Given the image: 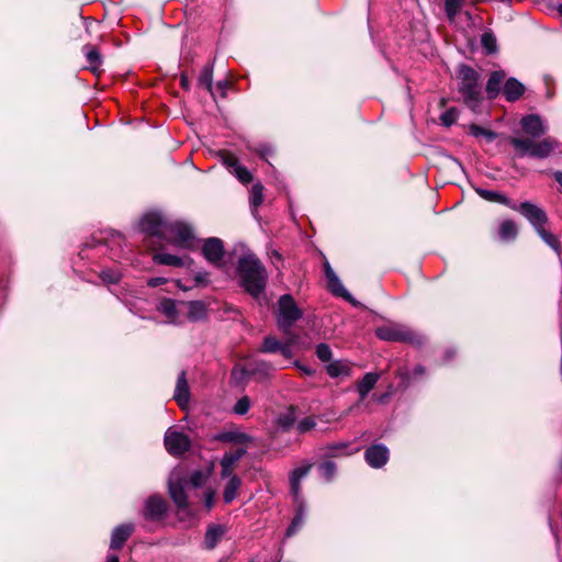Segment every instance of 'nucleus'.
<instances>
[{
	"mask_svg": "<svg viewBox=\"0 0 562 562\" xmlns=\"http://www.w3.org/2000/svg\"><path fill=\"white\" fill-rule=\"evenodd\" d=\"M236 272L241 288L252 297L258 299L265 292L268 273L254 254H245L238 259Z\"/></svg>",
	"mask_w": 562,
	"mask_h": 562,
	"instance_id": "obj_1",
	"label": "nucleus"
},
{
	"mask_svg": "<svg viewBox=\"0 0 562 562\" xmlns=\"http://www.w3.org/2000/svg\"><path fill=\"white\" fill-rule=\"evenodd\" d=\"M457 86L462 102L471 111L479 112L484 101L480 72L469 65H460L457 71Z\"/></svg>",
	"mask_w": 562,
	"mask_h": 562,
	"instance_id": "obj_2",
	"label": "nucleus"
},
{
	"mask_svg": "<svg viewBox=\"0 0 562 562\" xmlns=\"http://www.w3.org/2000/svg\"><path fill=\"white\" fill-rule=\"evenodd\" d=\"M510 144L516 149L518 156H530L540 159L550 156L558 146V143L552 138H544L541 142H535L530 138L512 137Z\"/></svg>",
	"mask_w": 562,
	"mask_h": 562,
	"instance_id": "obj_3",
	"label": "nucleus"
},
{
	"mask_svg": "<svg viewBox=\"0 0 562 562\" xmlns=\"http://www.w3.org/2000/svg\"><path fill=\"white\" fill-rule=\"evenodd\" d=\"M375 335L379 339L384 341H401L414 346H422L425 340L420 334L413 331L405 325L396 323H390L378 327L375 329Z\"/></svg>",
	"mask_w": 562,
	"mask_h": 562,
	"instance_id": "obj_4",
	"label": "nucleus"
},
{
	"mask_svg": "<svg viewBox=\"0 0 562 562\" xmlns=\"http://www.w3.org/2000/svg\"><path fill=\"white\" fill-rule=\"evenodd\" d=\"M303 312L293 296L284 294L278 301L277 325L280 331L289 334L296 321L302 318Z\"/></svg>",
	"mask_w": 562,
	"mask_h": 562,
	"instance_id": "obj_5",
	"label": "nucleus"
},
{
	"mask_svg": "<svg viewBox=\"0 0 562 562\" xmlns=\"http://www.w3.org/2000/svg\"><path fill=\"white\" fill-rule=\"evenodd\" d=\"M164 240L173 244L180 248H193L194 234L192 228L182 222H168L165 228Z\"/></svg>",
	"mask_w": 562,
	"mask_h": 562,
	"instance_id": "obj_6",
	"label": "nucleus"
},
{
	"mask_svg": "<svg viewBox=\"0 0 562 562\" xmlns=\"http://www.w3.org/2000/svg\"><path fill=\"white\" fill-rule=\"evenodd\" d=\"M510 209L519 212L537 231L548 222L547 213L543 209L529 201L516 203L513 201Z\"/></svg>",
	"mask_w": 562,
	"mask_h": 562,
	"instance_id": "obj_7",
	"label": "nucleus"
},
{
	"mask_svg": "<svg viewBox=\"0 0 562 562\" xmlns=\"http://www.w3.org/2000/svg\"><path fill=\"white\" fill-rule=\"evenodd\" d=\"M168 513V504L162 496L151 495L145 499L142 516L148 521H160Z\"/></svg>",
	"mask_w": 562,
	"mask_h": 562,
	"instance_id": "obj_8",
	"label": "nucleus"
},
{
	"mask_svg": "<svg viewBox=\"0 0 562 562\" xmlns=\"http://www.w3.org/2000/svg\"><path fill=\"white\" fill-rule=\"evenodd\" d=\"M168 221L157 212L147 213L139 222L140 231L149 236L164 239Z\"/></svg>",
	"mask_w": 562,
	"mask_h": 562,
	"instance_id": "obj_9",
	"label": "nucleus"
},
{
	"mask_svg": "<svg viewBox=\"0 0 562 562\" xmlns=\"http://www.w3.org/2000/svg\"><path fill=\"white\" fill-rule=\"evenodd\" d=\"M204 258L214 267H223V257L225 254L224 244L217 237L206 238L202 246Z\"/></svg>",
	"mask_w": 562,
	"mask_h": 562,
	"instance_id": "obj_10",
	"label": "nucleus"
},
{
	"mask_svg": "<svg viewBox=\"0 0 562 562\" xmlns=\"http://www.w3.org/2000/svg\"><path fill=\"white\" fill-rule=\"evenodd\" d=\"M165 446L172 456L183 454L190 448V439L180 431L167 430L165 435Z\"/></svg>",
	"mask_w": 562,
	"mask_h": 562,
	"instance_id": "obj_11",
	"label": "nucleus"
},
{
	"mask_svg": "<svg viewBox=\"0 0 562 562\" xmlns=\"http://www.w3.org/2000/svg\"><path fill=\"white\" fill-rule=\"evenodd\" d=\"M324 273L327 281V286L330 290V292L334 295L342 297L346 301L356 305V301L353 300L351 294L345 289V286L340 282L339 278L337 277L328 261H325L324 263Z\"/></svg>",
	"mask_w": 562,
	"mask_h": 562,
	"instance_id": "obj_12",
	"label": "nucleus"
},
{
	"mask_svg": "<svg viewBox=\"0 0 562 562\" xmlns=\"http://www.w3.org/2000/svg\"><path fill=\"white\" fill-rule=\"evenodd\" d=\"M350 446L351 443L349 441L327 443L319 448V452L322 458L333 459L348 457L359 451L358 448L351 449Z\"/></svg>",
	"mask_w": 562,
	"mask_h": 562,
	"instance_id": "obj_13",
	"label": "nucleus"
},
{
	"mask_svg": "<svg viewBox=\"0 0 562 562\" xmlns=\"http://www.w3.org/2000/svg\"><path fill=\"white\" fill-rule=\"evenodd\" d=\"M313 467L311 462H304L302 465L295 468L290 473V487L291 494L293 496V502L299 503L300 499H303L301 495V481L308 474Z\"/></svg>",
	"mask_w": 562,
	"mask_h": 562,
	"instance_id": "obj_14",
	"label": "nucleus"
},
{
	"mask_svg": "<svg viewBox=\"0 0 562 562\" xmlns=\"http://www.w3.org/2000/svg\"><path fill=\"white\" fill-rule=\"evenodd\" d=\"M389 449L382 445H373L364 452L367 463L374 469H380L389 461Z\"/></svg>",
	"mask_w": 562,
	"mask_h": 562,
	"instance_id": "obj_15",
	"label": "nucleus"
},
{
	"mask_svg": "<svg viewBox=\"0 0 562 562\" xmlns=\"http://www.w3.org/2000/svg\"><path fill=\"white\" fill-rule=\"evenodd\" d=\"M169 495L179 510H184L189 507L188 496L184 483L181 480H169L168 484Z\"/></svg>",
	"mask_w": 562,
	"mask_h": 562,
	"instance_id": "obj_16",
	"label": "nucleus"
},
{
	"mask_svg": "<svg viewBox=\"0 0 562 562\" xmlns=\"http://www.w3.org/2000/svg\"><path fill=\"white\" fill-rule=\"evenodd\" d=\"M135 526L132 522L122 524L116 526L111 535L110 548L112 550H120L123 548L125 541L132 536Z\"/></svg>",
	"mask_w": 562,
	"mask_h": 562,
	"instance_id": "obj_17",
	"label": "nucleus"
},
{
	"mask_svg": "<svg viewBox=\"0 0 562 562\" xmlns=\"http://www.w3.org/2000/svg\"><path fill=\"white\" fill-rule=\"evenodd\" d=\"M520 124L524 132L531 137H540L546 133V126L539 115H526L521 119Z\"/></svg>",
	"mask_w": 562,
	"mask_h": 562,
	"instance_id": "obj_18",
	"label": "nucleus"
},
{
	"mask_svg": "<svg viewBox=\"0 0 562 562\" xmlns=\"http://www.w3.org/2000/svg\"><path fill=\"white\" fill-rule=\"evenodd\" d=\"M173 398L181 408H184L189 403L190 390L184 371H181L178 375Z\"/></svg>",
	"mask_w": 562,
	"mask_h": 562,
	"instance_id": "obj_19",
	"label": "nucleus"
},
{
	"mask_svg": "<svg viewBox=\"0 0 562 562\" xmlns=\"http://www.w3.org/2000/svg\"><path fill=\"white\" fill-rule=\"evenodd\" d=\"M83 53L86 56V60L88 63V68L95 75H99L101 71L102 65V56L99 49L91 44H87L83 46Z\"/></svg>",
	"mask_w": 562,
	"mask_h": 562,
	"instance_id": "obj_20",
	"label": "nucleus"
},
{
	"mask_svg": "<svg viewBox=\"0 0 562 562\" xmlns=\"http://www.w3.org/2000/svg\"><path fill=\"white\" fill-rule=\"evenodd\" d=\"M505 76L506 75L504 70H495L490 75L485 86V91L488 99L493 100L499 94Z\"/></svg>",
	"mask_w": 562,
	"mask_h": 562,
	"instance_id": "obj_21",
	"label": "nucleus"
},
{
	"mask_svg": "<svg viewBox=\"0 0 562 562\" xmlns=\"http://www.w3.org/2000/svg\"><path fill=\"white\" fill-rule=\"evenodd\" d=\"M525 92V86L516 78H509L505 81L503 93L508 102L517 101Z\"/></svg>",
	"mask_w": 562,
	"mask_h": 562,
	"instance_id": "obj_22",
	"label": "nucleus"
},
{
	"mask_svg": "<svg viewBox=\"0 0 562 562\" xmlns=\"http://www.w3.org/2000/svg\"><path fill=\"white\" fill-rule=\"evenodd\" d=\"M226 532V528L223 525H210L206 529L204 537L205 548L209 550L214 549L220 540Z\"/></svg>",
	"mask_w": 562,
	"mask_h": 562,
	"instance_id": "obj_23",
	"label": "nucleus"
},
{
	"mask_svg": "<svg viewBox=\"0 0 562 562\" xmlns=\"http://www.w3.org/2000/svg\"><path fill=\"white\" fill-rule=\"evenodd\" d=\"M157 310L168 318L169 323L180 324L179 311H178L177 302L175 300H172V299L161 300Z\"/></svg>",
	"mask_w": 562,
	"mask_h": 562,
	"instance_id": "obj_24",
	"label": "nucleus"
},
{
	"mask_svg": "<svg viewBox=\"0 0 562 562\" xmlns=\"http://www.w3.org/2000/svg\"><path fill=\"white\" fill-rule=\"evenodd\" d=\"M380 379V374L376 372H368L358 382L357 391L359 393L360 400L363 401L370 391L375 386Z\"/></svg>",
	"mask_w": 562,
	"mask_h": 562,
	"instance_id": "obj_25",
	"label": "nucleus"
},
{
	"mask_svg": "<svg viewBox=\"0 0 562 562\" xmlns=\"http://www.w3.org/2000/svg\"><path fill=\"white\" fill-rule=\"evenodd\" d=\"M296 506L295 515L286 529L285 536L292 537L303 526L305 519L304 501L300 499L299 503H294Z\"/></svg>",
	"mask_w": 562,
	"mask_h": 562,
	"instance_id": "obj_26",
	"label": "nucleus"
},
{
	"mask_svg": "<svg viewBox=\"0 0 562 562\" xmlns=\"http://www.w3.org/2000/svg\"><path fill=\"white\" fill-rule=\"evenodd\" d=\"M475 191L484 200L504 204L510 209L513 201L509 198H507L505 194L497 192V191L485 190V189H481V188L475 189Z\"/></svg>",
	"mask_w": 562,
	"mask_h": 562,
	"instance_id": "obj_27",
	"label": "nucleus"
},
{
	"mask_svg": "<svg viewBox=\"0 0 562 562\" xmlns=\"http://www.w3.org/2000/svg\"><path fill=\"white\" fill-rule=\"evenodd\" d=\"M240 486L241 480L237 475L231 476L223 492V498L226 504L232 503L237 497Z\"/></svg>",
	"mask_w": 562,
	"mask_h": 562,
	"instance_id": "obj_28",
	"label": "nucleus"
},
{
	"mask_svg": "<svg viewBox=\"0 0 562 562\" xmlns=\"http://www.w3.org/2000/svg\"><path fill=\"white\" fill-rule=\"evenodd\" d=\"M187 259V257H179L167 252H159L154 256L155 262L171 267H183Z\"/></svg>",
	"mask_w": 562,
	"mask_h": 562,
	"instance_id": "obj_29",
	"label": "nucleus"
},
{
	"mask_svg": "<svg viewBox=\"0 0 562 562\" xmlns=\"http://www.w3.org/2000/svg\"><path fill=\"white\" fill-rule=\"evenodd\" d=\"M188 306V318L191 322H198L206 316L205 304L201 301H191L187 304Z\"/></svg>",
	"mask_w": 562,
	"mask_h": 562,
	"instance_id": "obj_30",
	"label": "nucleus"
},
{
	"mask_svg": "<svg viewBox=\"0 0 562 562\" xmlns=\"http://www.w3.org/2000/svg\"><path fill=\"white\" fill-rule=\"evenodd\" d=\"M217 439L221 441L239 443V445L248 443L252 440V438L249 435L241 432V431H237V430L223 432L217 437Z\"/></svg>",
	"mask_w": 562,
	"mask_h": 562,
	"instance_id": "obj_31",
	"label": "nucleus"
},
{
	"mask_svg": "<svg viewBox=\"0 0 562 562\" xmlns=\"http://www.w3.org/2000/svg\"><path fill=\"white\" fill-rule=\"evenodd\" d=\"M517 232H518L517 225L512 220H506V221L502 222L499 225L498 233H499V237L503 240H510V239L516 238Z\"/></svg>",
	"mask_w": 562,
	"mask_h": 562,
	"instance_id": "obj_32",
	"label": "nucleus"
},
{
	"mask_svg": "<svg viewBox=\"0 0 562 562\" xmlns=\"http://www.w3.org/2000/svg\"><path fill=\"white\" fill-rule=\"evenodd\" d=\"M536 232L548 246H550L559 256H561L560 241L554 234L547 231L544 226H541Z\"/></svg>",
	"mask_w": 562,
	"mask_h": 562,
	"instance_id": "obj_33",
	"label": "nucleus"
},
{
	"mask_svg": "<svg viewBox=\"0 0 562 562\" xmlns=\"http://www.w3.org/2000/svg\"><path fill=\"white\" fill-rule=\"evenodd\" d=\"M199 85L206 88V90L214 95L213 91V65L205 66L199 77Z\"/></svg>",
	"mask_w": 562,
	"mask_h": 562,
	"instance_id": "obj_34",
	"label": "nucleus"
},
{
	"mask_svg": "<svg viewBox=\"0 0 562 562\" xmlns=\"http://www.w3.org/2000/svg\"><path fill=\"white\" fill-rule=\"evenodd\" d=\"M246 453V450L238 448L235 452L225 453L221 459V468H232L238 462Z\"/></svg>",
	"mask_w": 562,
	"mask_h": 562,
	"instance_id": "obj_35",
	"label": "nucleus"
},
{
	"mask_svg": "<svg viewBox=\"0 0 562 562\" xmlns=\"http://www.w3.org/2000/svg\"><path fill=\"white\" fill-rule=\"evenodd\" d=\"M336 471V463L330 460H325L318 465V472L326 482H330L334 479Z\"/></svg>",
	"mask_w": 562,
	"mask_h": 562,
	"instance_id": "obj_36",
	"label": "nucleus"
},
{
	"mask_svg": "<svg viewBox=\"0 0 562 562\" xmlns=\"http://www.w3.org/2000/svg\"><path fill=\"white\" fill-rule=\"evenodd\" d=\"M283 342L272 336L265 337L260 351L263 353H276L279 352Z\"/></svg>",
	"mask_w": 562,
	"mask_h": 562,
	"instance_id": "obj_37",
	"label": "nucleus"
},
{
	"mask_svg": "<svg viewBox=\"0 0 562 562\" xmlns=\"http://www.w3.org/2000/svg\"><path fill=\"white\" fill-rule=\"evenodd\" d=\"M263 202V186L258 182L255 183L250 191V198L249 203L250 206L255 210H257L258 206H260Z\"/></svg>",
	"mask_w": 562,
	"mask_h": 562,
	"instance_id": "obj_38",
	"label": "nucleus"
},
{
	"mask_svg": "<svg viewBox=\"0 0 562 562\" xmlns=\"http://www.w3.org/2000/svg\"><path fill=\"white\" fill-rule=\"evenodd\" d=\"M469 133L474 137L483 136L488 143L493 142L497 137L495 132L481 127L476 124L469 125Z\"/></svg>",
	"mask_w": 562,
	"mask_h": 562,
	"instance_id": "obj_39",
	"label": "nucleus"
},
{
	"mask_svg": "<svg viewBox=\"0 0 562 562\" xmlns=\"http://www.w3.org/2000/svg\"><path fill=\"white\" fill-rule=\"evenodd\" d=\"M327 374L331 378H337L342 374H348V367L340 361H333L326 366Z\"/></svg>",
	"mask_w": 562,
	"mask_h": 562,
	"instance_id": "obj_40",
	"label": "nucleus"
},
{
	"mask_svg": "<svg viewBox=\"0 0 562 562\" xmlns=\"http://www.w3.org/2000/svg\"><path fill=\"white\" fill-rule=\"evenodd\" d=\"M481 44L487 54H493L497 50L496 38L493 33L485 32L481 37Z\"/></svg>",
	"mask_w": 562,
	"mask_h": 562,
	"instance_id": "obj_41",
	"label": "nucleus"
},
{
	"mask_svg": "<svg viewBox=\"0 0 562 562\" xmlns=\"http://www.w3.org/2000/svg\"><path fill=\"white\" fill-rule=\"evenodd\" d=\"M463 0H445L447 16L452 21L462 7Z\"/></svg>",
	"mask_w": 562,
	"mask_h": 562,
	"instance_id": "obj_42",
	"label": "nucleus"
},
{
	"mask_svg": "<svg viewBox=\"0 0 562 562\" xmlns=\"http://www.w3.org/2000/svg\"><path fill=\"white\" fill-rule=\"evenodd\" d=\"M100 278L108 284H115L121 280L122 274L116 269H105L101 271Z\"/></svg>",
	"mask_w": 562,
	"mask_h": 562,
	"instance_id": "obj_43",
	"label": "nucleus"
},
{
	"mask_svg": "<svg viewBox=\"0 0 562 562\" xmlns=\"http://www.w3.org/2000/svg\"><path fill=\"white\" fill-rule=\"evenodd\" d=\"M294 422L295 414L292 409L280 414L278 417V425L283 429H289L290 427H292L294 425Z\"/></svg>",
	"mask_w": 562,
	"mask_h": 562,
	"instance_id": "obj_44",
	"label": "nucleus"
},
{
	"mask_svg": "<svg viewBox=\"0 0 562 562\" xmlns=\"http://www.w3.org/2000/svg\"><path fill=\"white\" fill-rule=\"evenodd\" d=\"M232 173L244 184L249 183L252 180L250 171L240 164L232 170Z\"/></svg>",
	"mask_w": 562,
	"mask_h": 562,
	"instance_id": "obj_45",
	"label": "nucleus"
},
{
	"mask_svg": "<svg viewBox=\"0 0 562 562\" xmlns=\"http://www.w3.org/2000/svg\"><path fill=\"white\" fill-rule=\"evenodd\" d=\"M317 358L323 362H329L331 359V349L327 344L321 342L315 347Z\"/></svg>",
	"mask_w": 562,
	"mask_h": 562,
	"instance_id": "obj_46",
	"label": "nucleus"
},
{
	"mask_svg": "<svg viewBox=\"0 0 562 562\" xmlns=\"http://www.w3.org/2000/svg\"><path fill=\"white\" fill-rule=\"evenodd\" d=\"M459 111L456 108H451L440 115V121L445 126H451L458 119Z\"/></svg>",
	"mask_w": 562,
	"mask_h": 562,
	"instance_id": "obj_47",
	"label": "nucleus"
},
{
	"mask_svg": "<svg viewBox=\"0 0 562 562\" xmlns=\"http://www.w3.org/2000/svg\"><path fill=\"white\" fill-rule=\"evenodd\" d=\"M250 408V400L248 396L240 397L233 407L236 415H245Z\"/></svg>",
	"mask_w": 562,
	"mask_h": 562,
	"instance_id": "obj_48",
	"label": "nucleus"
},
{
	"mask_svg": "<svg viewBox=\"0 0 562 562\" xmlns=\"http://www.w3.org/2000/svg\"><path fill=\"white\" fill-rule=\"evenodd\" d=\"M221 159H222L223 165L226 166V168L228 169V171L231 173H232V170H234L235 167H237L239 165L237 157L228 151H223L221 154Z\"/></svg>",
	"mask_w": 562,
	"mask_h": 562,
	"instance_id": "obj_49",
	"label": "nucleus"
},
{
	"mask_svg": "<svg viewBox=\"0 0 562 562\" xmlns=\"http://www.w3.org/2000/svg\"><path fill=\"white\" fill-rule=\"evenodd\" d=\"M316 426V420L313 417H305L297 424V430L301 434L307 432Z\"/></svg>",
	"mask_w": 562,
	"mask_h": 562,
	"instance_id": "obj_50",
	"label": "nucleus"
},
{
	"mask_svg": "<svg viewBox=\"0 0 562 562\" xmlns=\"http://www.w3.org/2000/svg\"><path fill=\"white\" fill-rule=\"evenodd\" d=\"M205 480V475L201 471L193 472L189 477L192 487H200Z\"/></svg>",
	"mask_w": 562,
	"mask_h": 562,
	"instance_id": "obj_51",
	"label": "nucleus"
},
{
	"mask_svg": "<svg viewBox=\"0 0 562 562\" xmlns=\"http://www.w3.org/2000/svg\"><path fill=\"white\" fill-rule=\"evenodd\" d=\"M215 491L207 490L204 492V504L205 507L210 510L214 505Z\"/></svg>",
	"mask_w": 562,
	"mask_h": 562,
	"instance_id": "obj_52",
	"label": "nucleus"
},
{
	"mask_svg": "<svg viewBox=\"0 0 562 562\" xmlns=\"http://www.w3.org/2000/svg\"><path fill=\"white\" fill-rule=\"evenodd\" d=\"M284 335L286 336L285 340L283 341L284 345H289L290 347H293L294 345H296V342L299 340L297 334L292 333V330L290 329V333L284 334Z\"/></svg>",
	"mask_w": 562,
	"mask_h": 562,
	"instance_id": "obj_53",
	"label": "nucleus"
},
{
	"mask_svg": "<svg viewBox=\"0 0 562 562\" xmlns=\"http://www.w3.org/2000/svg\"><path fill=\"white\" fill-rule=\"evenodd\" d=\"M294 366L302 371L303 374L305 375H314L315 374V370L311 367H307V366H304V364H301L299 361H295L294 362Z\"/></svg>",
	"mask_w": 562,
	"mask_h": 562,
	"instance_id": "obj_54",
	"label": "nucleus"
},
{
	"mask_svg": "<svg viewBox=\"0 0 562 562\" xmlns=\"http://www.w3.org/2000/svg\"><path fill=\"white\" fill-rule=\"evenodd\" d=\"M228 87H229V82L228 81L221 80L216 85V90L221 93V97L224 98L226 95V90L228 89Z\"/></svg>",
	"mask_w": 562,
	"mask_h": 562,
	"instance_id": "obj_55",
	"label": "nucleus"
},
{
	"mask_svg": "<svg viewBox=\"0 0 562 562\" xmlns=\"http://www.w3.org/2000/svg\"><path fill=\"white\" fill-rule=\"evenodd\" d=\"M194 280L199 284H206L209 282V273L207 272H198L194 277Z\"/></svg>",
	"mask_w": 562,
	"mask_h": 562,
	"instance_id": "obj_56",
	"label": "nucleus"
},
{
	"mask_svg": "<svg viewBox=\"0 0 562 562\" xmlns=\"http://www.w3.org/2000/svg\"><path fill=\"white\" fill-rule=\"evenodd\" d=\"M285 359H291L293 357L292 347L289 345H282L279 351Z\"/></svg>",
	"mask_w": 562,
	"mask_h": 562,
	"instance_id": "obj_57",
	"label": "nucleus"
},
{
	"mask_svg": "<svg viewBox=\"0 0 562 562\" xmlns=\"http://www.w3.org/2000/svg\"><path fill=\"white\" fill-rule=\"evenodd\" d=\"M166 282L165 278H151L148 280L147 284L151 288L158 286L160 284H164Z\"/></svg>",
	"mask_w": 562,
	"mask_h": 562,
	"instance_id": "obj_58",
	"label": "nucleus"
},
{
	"mask_svg": "<svg viewBox=\"0 0 562 562\" xmlns=\"http://www.w3.org/2000/svg\"><path fill=\"white\" fill-rule=\"evenodd\" d=\"M258 154L261 158H266L268 155L272 154V149L268 146H263L258 150Z\"/></svg>",
	"mask_w": 562,
	"mask_h": 562,
	"instance_id": "obj_59",
	"label": "nucleus"
},
{
	"mask_svg": "<svg viewBox=\"0 0 562 562\" xmlns=\"http://www.w3.org/2000/svg\"><path fill=\"white\" fill-rule=\"evenodd\" d=\"M233 476L232 474V468H222L221 470V477L225 479V477H229Z\"/></svg>",
	"mask_w": 562,
	"mask_h": 562,
	"instance_id": "obj_60",
	"label": "nucleus"
},
{
	"mask_svg": "<svg viewBox=\"0 0 562 562\" xmlns=\"http://www.w3.org/2000/svg\"><path fill=\"white\" fill-rule=\"evenodd\" d=\"M552 176L562 189V171H554Z\"/></svg>",
	"mask_w": 562,
	"mask_h": 562,
	"instance_id": "obj_61",
	"label": "nucleus"
},
{
	"mask_svg": "<svg viewBox=\"0 0 562 562\" xmlns=\"http://www.w3.org/2000/svg\"><path fill=\"white\" fill-rule=\"evenodd\" d=\"M557 480L559 482H562V457H561V460L559 462L558 470H557Z\"/></svg>",
	"mask_w": 562,
	"mask_h": 562,
	"instance_id": "obj_62",
	"label": "nucleus"
},
{
	"mask_svg": "<svg viewBox=\"0 0 562 562\" xmlns=\"http://www.w3.org/2000/svg\"><path fill=\"white\" fill-rule=\"evenodd\" d=\"M181 86L182 88H184L186 90L189 89L190 85H189V79L187 76H181Z\"/></svg>",
	"mask_w": 562,
	"mask_h": 562,
	"instance_id": "obj_63",
	"label": "nucleus"
},
{
	"mask_svg": "<svg viewBox=\"0 0 562 562\" xmlns=\"http://www.w3.org/2000/svg\"><path fill=\"white\" fill-rule=\"evenodd\" d=\"M106 562H120L117 555H109Z\"/></svg>",
	"mask_w": 562,
	"mask_h": 562,
	"instance_id": "obj_64",
	"label": "nucleus"
}]
</instances>
